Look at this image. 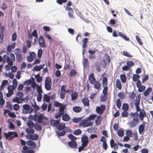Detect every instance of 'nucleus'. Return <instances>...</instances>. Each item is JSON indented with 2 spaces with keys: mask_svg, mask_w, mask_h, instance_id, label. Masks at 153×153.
I'll return each mask as SVG.
<instances>
[{
  "mask_svg": "<svg viewBox=\"0 0 153 153\" xmlns=\"http://www.w3.org/2000/svg\"><path fill=\"white\" fill-rule=\"evenodd\" d=\"M27 145L30 146L32 149H35L36 148V145L35 143L32 140H30L27 142Z\"/></svg>",
  "mask_w": 153,
  "mask_h": 153,
  "instance_id": "18",
  "label": "nucleus"
},
{
  "mask_svg": "<svg viewBox=\"0 0 153 153\" xmlns=\"http://www.w3.org/2000/svg\"><path fill=\"white\" fill-rule=\"evenodd\" d=\"M43 121V117L42 115H39L38 117L37 121L39 123H41Z\"/></svg>",
  "mask_w": 153,
  "mask_h": 153,
  "instance_id": "54",
  "label": "nucleus"
},
{
  "mask_svg": "<svg viewBox=\"0 0 153 153\" xmlns=\"http://www.w3.org/2000/svg\"><path fill=\"white\" fill-rule=\"evenodd\" d=\"M66 107V105H62L59 108V111L60 112L64 114V110Z\"/></svg>",
  "mask_w": 153,
  "mask_h": 153,
  "instance_id": "34",
  "label": "nucleus"
},
{
  "mask_svg": "<svg viewBox=\"0 0 153 153\" xmlns=\"http://www.w3.org/2000/svg\"><path fill=\"white\" fill-rule=\"evenodd\" d=\"M106 108V106L104 105H102L101 106L97 107L96 109L97 113L100 115L102 114Z\"/></svg>",
  "mask_w": 153,
  "mask_h": 153,
  "instance_id": "5",
  "label": "nucleus"
},
{
  "mask_svg": "<svg viewBox=\"0 0 153 153\" xmlns=\"http://www.w3.org/2000/svg\"><path fill=\"white\" fill-rule=\"evenodd\" d=\"M24 101L23 98H21L17 96L14 97L12 100V101L14 102L17 103L18 104L22 103Z\"/></svg>",
  "mask_w": 153,
  "mask_h": 153,
  "instance_id": "15",
  "label": "nucleus"
},
{
  "mask_svg": "<svg viewBox=\"0 0 153 153\" xmlns=\"http://www.w3.org/2000/svg\"><path fill=\"white\" fill-rule=\"evenodd\" d=\"M66 94L65 91H61L60 93V97L62 99H63L65 97V95Z\"/></svg>",
  "mask_w": 153,
  "mask_h": 153,
  "instance_id": "61",
  "label": "nucleus"
},
{
  "mask_svg": "<svg viewBox=\"0 0 153 153\" xmlns=\"http://www.w3.org/2000/svg\"><path fill=\"white\" fill-rule=\"evenodd\" d=\"M102 84L103 87H107L108 79L106 77H104L102 79Z\"/></svg>",
  "mask_w": 153,
  "mask_h": 153,
  "instance_id": "27",
  "label": "nucleus"
},
{
  "mask_svg": "<svg viewBox=\"0 0 153 153\" xmlns=\"http://www.w3.org/2000/svg\"><path fill=\"white\" fill-rule=\"evenodd\" d=\"M88 79L90 83L93 84L96 81V79L95 78L94 74L93 73H91L90 75L88 76Z\"/></svg>",
  "mask_w": 153,
  "mask_h": 153,
  "instance_id": "11",
  "label": "nucleus"
},
{
  "mask_svg": "<svg viewBox=\"0 0 153 153\" xmlns=\"http://www.w3.org/2000/svg\"><path fill=\"white\" fill-rule=\"evenodd\" d=\"M37 90L38 93V94H41L42 92V90L41 88V86L38 85L37 88Z\"/></svg>",
  "mask_w": 153,
  "mask_h": 153,
  "instance_id": "59",
  "label": "nucleus"
},
{
  "mask_svg": "<svg viewBox=\"0 0 153 153\" xmlns=\"http://www.w3.org/2000/svg\"><path fill=\"white\" fill-rule=\"evenodd\" d=\"M39 43L40 47L44 48L46 47V45L44 39L42 35L39 36Z\"/></svg>",
  "mask_w": 153,
  "mask_h": 153,
  "instance_id": "14",
  "label": "nucleus"
},
{
  "mask_svg": "<svg viewBox=\"0 0 153 153\" xmlns=\"http://www.w3.org/2000/svg\"><path fill=\"white\" fill-rule=\"evenodd\" d=\"M139 123L138 116H137L134 118H133L131 122L130 127L133 128L135 127Z\"/></svg>",
  "mask_w": 153,
  "mask_h": 153,
  "instance_id": "9",
  "label": "nucleus"
},
{
  "mask_svg": "<svg viewBox=\"0 0 153 153\" xmlns=\"http://www.w3.org/2000/svg\"><path fill=\"white\" fill-rule=\"evenodd\" d=\"M52 82L51 78L47 77L45 80V87L46 89L48 91L50 90L51 88Z\"/></svg>",
  "mask_w": 153,
  "mask_h": 153,
  "instance_id": "4",
  "label": "nucleus"
},
{
  "mask_svg": "<svg viewBox=\"0 0 153 153\" xmlns=\"http://www.w3.org/2000/svg\"><path fill=\"white\" fill-rule=\"evenodd\" d=\"M96 115L95 114H90L89 116L87 118V119L88 121H90L91 120H94L96 117Z\"/></svg>",
  "mask_w": 153,
  "mask_h": 153,
  "instance_id": "36",
  "label": "nucleus"
},
{
  "mask_svg": "<svg viewBox=\"0 0 153 153\" xmlns=\"http://www.w3.org/2000/svg\"><path fill=\"white\" fill-rule=\"evenodd\" d=\"M54 110V108H51V104L50 103L48 104V111L49 112L50 111H53Z\"/></svg>",
  "mask_w": 153,
  "mask_h": 153,
  "instance_id": "58",
  "label": "nucleus"
},
{
  "mask_svg": "<svg viewBox=\"0 0 153 153\" xmlns=\"http://www.w3.org/2000/svg\"><path fill=\"white\" fill-rule=\"evenodd\" d=\"M43 51L41 48L39 49L37 52V56L39 59L40 58L43 53Z\"/></svg>",
  "mask_w": 153,
  "mask_h": 153,
  "instance_id": "44",
  "label": "nucleus"
},
{
  "mask_svg": "<svg viewBox=\"0 0 153 153\" xmlns=\"http://www.w3.org/2000/svg\"><path fill=\"white\" fill-rule=\"evenodd\" d=\"M73 111L75 113H79L81 112L82 110L81 107L79 106H75L73 107Z\"/></svg>",
  "mask_w": 153,
  "mask_h": 153,
  "instance_id": "21",
  "label": "nucleus"
},
{
  "mask_svg": "<svg viewBox=\"0 0 153 153\" xmlns=\"http://www.w3.org/2000/svg\"><path fill=\"white\" fill-rule=\"evenodd\" d=\"M60 123L59 120H51L50 121V123L51 125L53 126H56Z\"/></svg>",
  "mask_w": 153,
  "mask_h": 153,
  "instance_id": "23",
  "label": "nucleus"
},
{
  "mask_svg": "<svg viewBox=\"0 0 153 153\" xmlns=\"http://www.w3.org/2000/svg\"><path fill=\"white\" fill-rule=\"evenodd\" d=\"M82 133V131L80 129L75 130L74 132V134L75 135H79Z\"/></svg>",
  "mask_w": 153,
  "mask_h": 153,
  "instance_id": "55",
  "label": "nucleus"
},
{
  "mask_svg": "<svg viewBox=\"0 0 153 153\" xmlns=\"http://www.w3.org/2000/svg\"><path fill=\"white\" fill-rule=\"evenodd\" d=\"M124 133L123 130H119L117 131V134L119 136L121 137L123 136Z\"/></svg>",
  "mask_w": 153,
  "mask_h": 153,
  "instance_id": "49",
  "label": "nucleus"
},
{
  "mask_svg": "<svg viewBox=\"0 0 153 153\" xmlns=\"http://www.w3.org/2000/svg\"><path fill=\"white\" fill-rule=\"evenodd\" d=\"M107 95L102 96L101 98V100L102 102H105L107 101L108 99Z\"/></svg>",
  "mask_w": 153,
  "mask_h": 153,
  "instance_id": "63",
  "label": "nucleus"
},
{
  "mask_svg": "<svg viewBox=\"0 0 153 153\" xmlns=\"http://www.w3.org/2000/svg\"><path fill=\"white\" fill-rule=\"evenodd\" d=\"M65 10L66 11L68 10V15L69 17L73 19L75 18L73 15L74 10L72 8L67 7H65Z\"/></svg>",
  "mask_w": 153,
  "mask_h": 153,
  "instance_id": "10",
  "label": "nucleus"
},
{
  "mask_svg": "<svg viewBox=\"0 0 153 153\" xmlns=\"http://www.w3.org/2000/svg\"><path fill=\"white\" fill-rule=\"evenodd\" d=\"M140 97L141 96L140 94L138 95L136 97L135 100V103L134 104L136 106L137 111H139L140 112V110H142L140 108L139 106L140 102Z\"/></svg>",
  "mask_w": 153,
  "mask_h": 153,
  "instance_id": "6",
  "label": "nucleus"
},
{
  "mask_svg": "<svg viewBox=\"0 0 153 153\" xmlns=\"http://www.w3.org/2000/svg\"><path fill=\"white\" fill-rule=\"evenodd\" d=\"M34 127L36 130L38 131H41L42 129L41 126L38 124H35Z\"/></svg>",
  "mask_w": 153,
  "mask_h": 153,
  "instance_id": "43",
  "label": "nucleus"
},
{
  "mask_svg": "<svg viewBox=\"0 0 153 153\" xmlns=\"http://www.w3.org/2000/svg\"><path fill=\"white\" fill-rule=\"evenodd\" d=\"M35 78H36V81L37 82H39L42 81V78L40 76L39 74H38L37 75H35Z\"/></svg>",
  "mask_w": 153,
  "mask_h": 153,
  "instance_id": "41",
  "label": "nucleus"
},
{
  "mask_svg": "<svg viewBox=\"0 0 153 153\" xmlns=\"http://www.w3.org/2000/svg\"><path fill=\"white\" fill-rule=\"evenodd\" d=\"M33 109L32 108L30 107L28 105L25 104L23 105L22 111L23 114H27L28 113L30 114L33 112Z\"/></svg>",
  "mask_w": 153,
  "mask_h": 153,
  "instance_id": "3",
  "label": "nucleus"
},
{
  "mask_svg": "<svg viewBox=\"0 0 153 153\" xmlns=\"http://www.w3.org/2000/svg\"><path fill=\"white\" fill-rule=\"evenodd\" d=\"M82 118L80 117H74L72 119L73 122L75 123H79L82 120Z\"/></svg>",
  "mask_w": 153,
  "mask_h": 153,
  "instance_id": "30",
  "label": "nucleus"
},
{
  "mask_svg": "<svg viewBox=\"0 0 153 153\" xmlns=\"http://www.w3.org/2000/svg\"><path fill=\"white\" fill-rule=\"evenodd\" d=\"M102 119V118L101 116H98L95 120V123L97 125H100L101 123Z\"/></svg>",
  "mask_w": 153,
  "mask_h": 153,
  "instance_id": "26",
  "label": "nucleus"
},
{
  "mask_svg": "<svg viewBox=\"0 0 153 153\" xmlns=\"http://www.w3.org/2000/svg\"><path fill=\"white\" fill-rule=\"evenodd\" d=\"M146 123L145 122H143V123L141 124L139 127V132L140 134H141L144 131L145 125Z\"/></svg>",
  "mask_w": 153,
  "mask_h": 153,
  "instance_id": "16",
  "label": "nucleus"
},
{
  "mask_svg": "<svg viewBox=\"0 0 153 153\" xmlns=\"http://www.w3.org/2000/svg\"><path fill=\"white\" fill-rule=\"evenodd\" d=\"M88 137L87 136H85L82 138L81 142L82 143V145L84 146H87L89 142L88 140Z\"/></svg>",
  "mask_w": 153,
  "mask_h": 153,
  "instance_id": "12",
  "label": "nucleus"
},
{
  "mask_svg": "<svg viewBox=\"0 0 153 153\" xmlns=\"http://www.w3.org/2000/svg\"><path fill=\"white\" fill-rule=\"evenodd\" d=\"M6 139L8 140H11L15 137H18V134L16 132L10 131L7 133H5L4 134Z\"/></svg>",
  "mask_w": 153,
  "mask_h": 153,
  "instance_id": "1",
  "label": "nucleus"
},
{
  "mask_svg": "<svg viewBox=\"0 0 153 153\" xmlns=\"http://www.w3.org/2000/svg\"><path fill=\"white\" fill-rule=\"evenodd\" d=\"M120 79L122 83H125L126 81V77L125 74H121L120 75Z\"/></svg>",
  "mask_w": 153,
  "mask_h": 153,
  "instance_id": "37",
  "label": "nucleus"
},
{
  "mask_svg": "<svg viewBox=\"0 0 153 153\" xmlns=\"http://www.w3.org/2000/svg\"><path fill=\"white\" fill-rule=\"evenodd\" d=\"M0 40L2 41L3 39L4 33V26H0Z\"/></svg>",
  "mask_w": 153,
  "mask_h": 153,
  "instance_id": "19",
  "label": "nucleus"
},
{
  "mask_svg": "<svg viewBox=\"0 0 153 153\" xmlns=\"http://www.w3.org/2000/svg\"><path fill=\"white\" fill-rule=\"evenodd\" d=\"M8 82L7 80H4L3 81L0 87V89H4V87L7 84Z\"/></svg>",
  "mask_w": 153,
  "mask_h": 153,
  "instance_id": "42",
  "label": "nucleus"
},
{
  "mask_svg": "<svg viewBox=\"0 0 153 153\" xmlns=\"http://www.w3.org/2000/svg\"><path fill=\"white\" fill-rule=\"evenodd\" d=\"M69 146L72 148H76L77 146V143L76 141H71L68 143Z\"/></svg>",
  "mask_w": 153,
  "mask_h": 153,
  "instance_id": "17",
  "label": "nucleus"
},
{
  "mask_svg": "<svg viewBox=\"0 0 153 153\" xmlns=\"http://www.w3.org/2000/svg\"><path fill=\"white\" fill-rule=\"evenodd\" d=\"M122 108L123 111H128L129 109L128 105L126 103H123L122 105Z\"/></svg>",
  "mask_w": 153,
  "mask_h": 153,
  "instance_id": "38",
  "label": "nucleus"
},
{
  "mask_svg": "<svg viewBox=\"0 0 153 153\" xmlns=\"http://www.w3.org/2000/svg\"><path fill=\"white\" fill-rule=\"evenodd\" d=\"M89 64L88 60L87 58L84 59V61L83 62V65L84 67H87L89 65Z\"/></svg>",
  "mask_w": 153,
  "mask_h": 153,
  "instance_id": "45",
  "label": "nucleus"
},
{
  "mask_svg": "<svg viewBox=\"0 0 153 153\" xmlns=\"http://www.w3.org/2000/svg\"><path fill=\"white\" fill-rule=\"evenodd\" d=\"M116 87L119 89H121L122 85L120 79H117L116 80Z\"/></svg>",
  "mask_w": 153,
  "mask_h": 153,
  "instance_id": "31",
  "label": "nucleus"
},
{
  "mask_svg": "<svg viewBox=\"0 0 153 153\" xmlns=\"http://www.w3.org/2000/svg\"><path fill=\"white\" fill-rule=\"evenodd\" d=\"M126 134L129 137H132L133 133L132 131L131 130H127L126 131Z\"/></svg>",
  "mask_w": 153,
  "mask_h": 153,
  "instance_id": "56",
  "label": "nucleus"
},
{
  "mask_svg": "<svg viewBox=\"0 0 153 153\" xmlns=\"http://www.w3.org/2000/svg\"><path fill=\"white\" fill-rule=\"evenodd\" d=\"M13 85H11L12 86H13L14 88H16L17 85V81L16 79H14L13 80Z\"/></svg>",
  "mask_w": 153,
  "mask_h": 153,
  "instance_id": "57",
  "label": "nucleus"
},
{
  "mask_svg": "<svg viewBox=\"0 0 153 153\" xmlns=\"http://www.w3.org/2000/svg\"><path fill=\"white\" fill-rule=\"evenodd\" d=\"M152 89L151 88L149 87L144 92V95L145 96L148 95L151 92Z\"/></svg>",
  "mask_w": 153,
  "mask_h": 153,
  "instance_id": "33",
  "label": "nucleus"
},
{
  "mask_svg": "<svg viewBox=\"0 0 153 153\" xmlns=\"http://www.w3.org/2000/svg\"><path fill=\"white\" fill-rule=\"evenodd\" d=\"M94 88L100 91V88L101 84L99 81H97L94 82Z\"/></svg>",
  "mask_w": 153,
  "mask_h": 153,
  "instance_id": "22",
  "label": "nucleus"
},
{
  "mask_svg": "<svg viewBox=\"0 0 153 153\" xmlns=\"http://www.w3.org/2000/svg\"><path fill=\"white\" fill-rule=\"evenodd\" d=\"M16 88L12 85L9 86L7 87L8 92L6 94V96L9 97H10L13 94V91Z\"/></svg>",
  "mask_w": 153,
  "mask_h": 153,
  "instance_id": "7",
  "label": "nucleus"
},
{
  "mask_svg": "<svg viewBox=\"0 0 153 153\" xmlns=\"http://www.w3.org/2000/svg\"><path fill=\"white\" fill-rule=\"evenodd\" d=\"M77 93L76 92H74L72 93L71 94V100L73 101H74L77 98Z\"/></svg>",
  "mask_w": 153,
  "mask_h": 153,
  "instance_id": "35",
  "label": "nucleus"
},
{
  "mask_svg": "<svg viewBox=\"0 0 153 153\" xmlns=\"http://www.w3.org/2000/svg\"><path fill=\"white\" fill-rule=\"evenodd\" d=\"M103 87L104 88L102 91L103 94L104 95H107L108 88V87Z\"/></svg>",
  "mask_w": 153,
  "mask_h": 153,
  "instance_id": "52",
  "label": "nucleus"
},
{
  "mask_svg": "<svg viewBox=\"0 0 153 153\" xmlns=\"http://www.w3.org/2000/svg\"><path fill=\"white\" fill-rule=\"evenodd\" d=\"M116 105L117 107L119 108H120L121 106V102L120 99H118L116 101Z\"/></svg>",
  "mask_w": 153,
  "mask_h": 153,
  "instance_id": "51",
  "label": "nucleus"
},
{
  "mask_svg": "<svg viewBox=\"0 0 153 153\" xmlns=\"http://www.w3.org/2000/svg\"><path fill=\"white\" fill-rule=\"evenodd\" d=\"M36 54L34 52H31L29 53V56L27 57V60L30 62H32L34 59L36 58Z\"/></svg>",
  "mask_w": 153,
  "mask_h": 153,
  "instance_id": "8",
  "label": "nucleus"
},
{
  "mask_svg": "<svg viewBox=\"0 0 153 153\" xmlns=\"http://www.w3.org/2000/svg\"><path fill=\"white\" fill-rule=\"evenodd\" d=\"M93 124V122L88 121L87 119L81 120L80 122L79 123V126H82L84 128L86 127L91 126Z\"/></svg>",
  "mask_w": 153,
  "mask_h": 153,
  "instance_id": "2",
  "label": "nucleus"
},
{
  "mask_svg": "<svg viewBox=\"0 0 153 153\" xmlns=\"http://www.w3.org/2000/svg\"><path fill=\"white\" fill-rule=\"evenodd\" d=\"M138 88V91L140 92L144 91L146 89V87L144 86H140Z\"/></svg>",
  "mask_w": 153,
  "mask_h": 153,
  "instance_id": "62",
  "label": "nucleus"
},
{
  "mask_svg": "<svg viewBox=\"0 0 153 153\" xmlns=\"http://www.w3.org/2000/svg\"><path fill=\"white\" fill-rule=\"evenodd\" d=\"M62 120L65 121H67L70 119V117L67 114H64L62 116Z\"/></svg>",
  "mask_w": 153,
  "mask_h": 153,
  "instance_id": "29",
  "label": "nucleus"
},
{
  "mask_svg": "<svg viewBox=\"0 0 153 153\" xmlns=\"http://www.w3.org/2000/svg\"><path fill=\"white\" fill-rule=\"evenodd\" d=\"M44 65L45 64L40 65L39 66L36 65L33 68V71H40L41 69L43 68Z\"/></svg>",
  "mask_w": 153,
  "mask_h": 153,
  "instance_id": "24",
  "label": "nucleus"
},
{
  "mask_svg": "<svg viewBox=\"0 0 153 153\" xmlns=\"http://www.w3.org/2000/svg\"><path fill=\"white\" fill-rule=\"evenodd\" d=\"M139 116H141L142 117H145L146 116V113L143 109L140 110Z\"/></svg>",
  "mask_w": 153,
  "mask_h": 153,
  "instance_id": "46",
  "label": "nucleus"
},
{
  "mask_svg": "<svg viewBox=\"0 0 153 153\" xmlns=\"http://www.w3.org/2000/svg\"><path fill=\"white\" fill-rule=\"evenodd\" d=\"M33 128L31 127L27 128L25 129L26 131L28 133L33 134L34 132V130Z\"/></svg>",
  "mask_w": 153,
  "mask_h": 153,
  "instance_id": "28",
  "label": "nucleus"
},
{
  "mask_svg": "<svg viewBox=\"0 0 153 153\" xmlns=\"http://www.w3.org/2000/svg\"><path fill=\"white\" fill-rule=\"evenodd\" d=\"M27 124L29 127L33 128L35 126L34 123L31 121H28Z\"/></svg>",
  "mask_w": 153,
  "mask_h": 153,
  "instance_id": "47",
  "label": "nucleus"
},
{
  "mask_svg": "<svg viewBox=\"0 0 153 153\" xmlns=\"http://www.w3.org/2000/svg\"><path fill=\"white\" fill-rule=\"evenodd\" d=\"M65 128V124L64 123H61L58 125L56 128L58 130H61L64 129Z\"/></svg>",
  "mask_w": 153,
  "mask_h": 153,
  "instance_id": "25",
  "label": "nucleus"
},
{
  "mask_svg": "<svg viewBox=\"0 0 153 153\" xmlns=\"http://www.w3.org/2000/svg\"><path fill=\"white\" fill-rule=\"evenodd\" d=\"M136 95V94L133 91L129 95V98L130 100H133L135 97Z\"/></svg>",
  "mask_w": 153,
  "mask_h": 153,
  "instance_id": "50",
  "label": "nucleus"
},
{
  "mask_svg": "<svg viewBox=\"0 0 153 153\" xmlns=\"http://www.w3.org/2000/svg\"><path fill=\"white\" fill-rule=\"evenodd\" d=\"M82 101L85 106H89V100L87 97H84L82 99Z\"/></svg>",
  "mask_w": 153,
  "mask_h": 153,
  "instance_id": "20",
  "label": "nucleus"
},
{
  "mask_svg": "<svg viewBox=\"0 0 153 153\" xmlns=\"http://www.w3.org/2000/svg\"><path fill=\"white\" fill-rule=\"evenodd\" d=\"M23 150L22 151L23 153H34V151L32 149H30L29 147L25 146L23 147Z\"/></svg>",
  "mask_w": 153,
  "mask_h": 153,
  "instance_id": "13",
  "label": "nucleus"
},
{
  "mask_svg": "<svg viewBox=\"0 0 153 153\" xmlns=\"http://www.w3.org/2000/svg\"><path fill=\"white\" fill-rule=\"evenodd\" d=\"M68 137L71 141H75L77 139V138L74 136L72 134H69L68 135Z\"/></svg>",
  "mask_w": 153,
  "mask_h": 153,
  "instance_id": "40",
  "label": "nucleus"
},
{
  "mask_svg": "<svg viewBox=\"0 0 153 153\" xmlns=\"http://www.w3.org/2000/svg\"><path fill=\"white\" fill-rule=\"evenodd\" d=\"M15 53L16 56L22 55L21 50L19 48H17L15 49Z\"/></svg>",
  "mask_w": 153,
  "mask_h": 153,
  "instance_id": "39",
  "label": "nucleus"
},
{
  "mask_svg": "<svg viewBox=\"0 0 153 153\" xmlns=\"http://www.w3.org/2000/svg\"><path fill=\"white\" fill-rule=\"evenodd\" d=\"M126 65L130 68L131 67L134 65V63L131 61H129L127 62Z\"/></svg>",
  "mask_w": 153,
  "mask_h": 153,
  "instance_id": "48",
  "label": "nucleus"
},
{
  "mask_svg": "<svg viewBox=\"0 0 153 153\" xmlns=\"http://www.w3.org/2000/svg\"><path fill=\"white\" fill-rule=\"evenodd\" d=\"M140 77V76L138 74H134L133 76V80L136 82L137 81Z\"/></svg>",
  "mask_w": 153,
  "mask_h": 153,
  "instance_id": "53",
  "label": "nucleus"
},
{
  "mask_svg": "<svg viewBox=\"0 0 153 153\" xmlns=\"http://www.w3.org/2000/svg\"><path fill=\"white\" fill-rule=\"evenodd\" d=\"M50 97L48 96L47 94H44L43 97V101L44 102H46L48 103L50 102Z\"/></svg>",
  "mask_w": 153,
  "mask_h": 153,
  "instance_id": "32",
  "label": "nucleus"
},
{
  "mask_svg": "<svg viewBox=\"0 0 153 153\" xmlns=\"http://www.w3.org/2000/svg\"><path fill=\"white\" fill-rule=\"evenodd\" d=\"M20 108L19 105L17 104H15L13 106V109L15 111L19 110Z\"/></svg>",
  "mask_w": 153,
  "mask_h": 153,
  "instance_id": "60",
  "label": "nucleus"
},
{
  "mask_svg": "<svg viewBox=\"0 0 153 153\" xmlns=\"http://www.w3.org/2000/svg\"><path fill=\"white\" fill-rule=\"evenodd\" d=\"M16 95L21 98H23V94L22 92L20 91H18L16 93Z\"/></svg>",
  "mask_w": 153,
  "mask_h": 153,
  "instance_id": "64",
  "label": "nucleus"
}]
</instances>
